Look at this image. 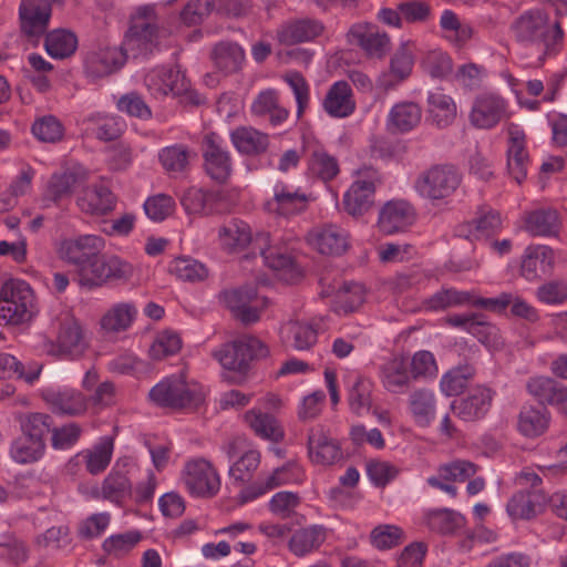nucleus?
<instances>
[{"instance_id": "1", "label": "nucleus", "mask_w": 567, "mask_h": 567, "mask_svg": "<svg viewBox=\"0 0 567 567\" xmlns=\"http://www.w3.org/2000/svg\"><path fill=\"white\" fill-rule=\"evenodd\" d=\"M158 4H142L131 14V25L126 32L125 51L133 56H147L158 50L162 40L167 35Z\"/></svg>"}, {"instance_id": "2", "label": "nucleus", "mask_w": 567, "mask_h": 567, "mask_svg": "<svg viewBox=\"0 0 567 567\" xmlns=\"http://www.w3.org/2000/svg\"><path fill=\"white\" fill-rule=\"evenodd\" d=\"M511 29L518 42L537 44L540 48V62L558 54L563 48L565 32L560 21L550 24L548 16L540 10L524 12L513 22Z\"/></svg>"}, {"instance_id": "3", "label": "nucleus", "mask_w": 567, "mask_h": 567, "mask_svg": "<svg viewBox=\"0 0 567 567\" xmlns=\"http://www.w3.org/2000/svg\"><path fill=\"white\" fill-rule=\"evenodd\" d=\"M150 400L161 408L175 411H195L205 402L203 385L194 380H188L181 372L164 378L156 383L148 393Z\"/></svg>"}, {"instance_id": "4", "label": "nucleus", "mask_w": 567, "mask_h": 567, "mask_svg": "<svg viewBox=\"0 0 567 567\" xmlns=\"http://www.w3.org/2000/svg\"><path fill=\"white\" fill-rule=\"evenodd\" d=\"M268 354V347L252 336H245L225 343L213 352L214 358L224 369L236 373L230 382L238 384L245 381L250 363L254 360L266 358Z\"/></svg>"}, {"instance_id": "5", "label": "nucleus", "mask_w": 567, "mask_h": 567, "mask_svg": "<svg viewBox=\"0 0 567 567\" xmlns=\"http://www.w3.org/2000/svg\"><path fill=\"white\" fill-rule=\"evenodd\" d=\"M133 274L132 264L116 255L102 251L76 270L79 285L87 289L99 288L109 282H127Z\"/></svg>"}, {"instance_id": "6", "label": "nucleus", "mask_w": 567, "mask_h": 567, "mask_svg": "<svg viewBox=\"0 0 567 567\" xmlns=\"http://www.w3.org/2000/svg\"><path fill=\"white\" fill-rule=\"evenodd\" d=\"M462 184V173L452 164H435L414 182L416 193L433 205L445 203Z\"/></svg>"}, {"instance_id": "7", "label": "nucleus", "mask_w": 567, "mask_h": 567, "mask_svg": "<svg viewBox=\"0 0 567 567\" xmlns=\"http://www.w3.org/2000/svg\"><path fill=\"white\" fill-rule=\"evenodd\" d=\"M35 311L34 292L23 280L10 279L0 289V320L20 324L31 319Z\"/></svg>"}, {"instance_id": "8", "label": "nucleus", "mask_w": 567, "mask_h": 567, "mask_svg": "<svg viewBox=\"0 0 567 567\" xmlns=\"http://www.w3.org/2000/svg\"><path fill=\"white\" fill-rule=\"evenodd\" d=\"M379 184H381V175L373 167L364 166L355 171L354 181L343 195L344 212L354 218L369 212Z\"/></svg>"}, {"instance_id": "9", "label": "nucleus", "mask_w": 567, "mask_h": 567, "mask_svg": "<svg viewBox=\"0 0 567 567\" xmlns=\"http://www.w3.org/2000/svg\"><path fill=\"white\" fill-rule=\"evenodd\" d=\"M182 482L192 496L210 498L220 488V477L215 466L204 457L186 461L182 471Z\"/></svg>"}, {"instance_id": "10", "label": "nucleus", "mask_w": 567, "mask_h": 567, "mask_svg": "<svg viewBox=\"0 0 567 567\" xmlns=\"http://www.w3.org/2000/svg\"><path fill=\"white\" fill-rule=\"evenodd\" d=\"M58 322L56 342L45 343L44 351L49 355L62 359L80 358L85 352L87 343L79 321L65 313L58 319Z\"/></svg>"}, {"instance_id": "11", "label": "nucleus", "mask_w": 567, "mask_h": 567, "mask_svg": "<svg viewBox=\"0 0 567 567\" xmlns=\"http://www.w3.org/2000/svg\"><path fill=\"white\" fill-rule=\"evenodd\" d=\"M206 174L217 183H226L233 173V159L224 140L217 133H207L202 145Z\"/></svg>"}, {"instance_id": "12", "label": "nucleus", "mask_w": 567, "mask_h": 567, "mask_svg": "<svg viewBox=\"0 0 567 567\" xmlns=\"http://www.w3.org/2000/svg\"><path fill=\"white\" fill-rule=\"evenodd\" d=\"M221 300L233 315L245 324L255 323L268 306V299L260 297L255 288L224 291Z\"/></svg>"}, {"instance_id": "13", "label": "nucleus", "mask_w": 567, "mask_h": 567, "mask_svg": "<svg viewBox=\"0 0 567 567\" xmlns=\"http://www.w3.org/2000/svg\"><path fill=\"white\" fill-rule=\"evenodd\" d=\"M508 117V102L496 93H482L473 102L470 122L481 130H491Z\"/></svg>"}, {"instance_id": "14", "label": "nucleus", "mask_w": 567, "mask_h": 567, "mask_svg": "<svg viewBox=\"0 0 567 567\" xmlns=\"http://www.w3.org/2000/svg\"><path fill=\"white\" fill-rule=\"evenodd\" d=\"M347 38L349 43L359 47L368 58L383 59L391 49L389 35L373 23L353 24L349 29Z\"/></svg>"}, {"instance_id": "15", "label": "nucleus", "mask_w": 567, "mask_h": 567, "mask_svg": "<svg viewBox=\"0 0 567 567\" xmlns=\"http://www.w3.org/2000/svg\"><path fill=\"white\" fill-rule=\"evenodd\" d=\"M144 84L152 96L164 99L188 90L189 82L178 68L156 66L144 76Z\"/></svg>"}, {"instance_id": "16", "label": "nucleus", "mask_w": 567, "mask_h": 567, "mask_svg": "<svg viewBox=\"0 0 567 567\" xmlns=\"http://www.w3.org/2000/svg\"><path fill=\"white\" fill-rule=\"evenodd\" d=\"M310 197L299 187L279 182L274 187V196L266 200L264 207L269 214L289 217L305 212Z\"/></svg>"}, {"instance_id": "17", "label": "nucleus", "mask_w": 567, "mask_h": 567, "mask_svg": "<svg viewBox=\"0 0 567 567\" xmlns=\"http://www.w3.org/2000/svg\"><path fill=\"white\" fill-rule=\"evenodd\" d=\"M477 472V465L466 460H454L441 464L436 474L426 478L427 485L440 489L452 497L457 495V488L454 483H463L473 477Z\"/></svg>"}, {"instance_id": "18", "label": "nucleus", "mask_w": 567, "mask_h": 567, "mask_svg": "<svg viewBox=\"0 0 567 567\" xmlns=\"http://www.w3.org/2000/svg\"><path fill=\"white\" fill-rule=\"evenodd\" d=\"M495 392L484 385H477L458 400L451 403L454 414L465 421L475 422L483 419L489 411Z\"/></svg>"}, {"instance_id": "19", "label": "nucleus", "mask_w": 567, "mask_h": 567, "mask_svg": "<svg viewBox=\"0 0 567 567\" xmlns=\"http://www.w3.org/2000/svg\"><path fill=\"white\" fill-rule=\"evenodd\" d=\"M349 233L334 224L313 227L307 235L308 244L318 252L328 256H340L350 246Z\"/></svg>"}, {"instance_id": "20", "label": "nucleus", "mask_w": 567, "mask_h": 567, "mask_svg": "<svg viewBox=\"0 0 567 567\" xmlns=\"http://www.w3.org/2000/svg\"><path fill=\"white\" fill-rule=\"evenodd\" d=\"M19 11L22 32L30 41L37 43L48 29L51 3L48 0H23Z\"/></svg>"}, {"instance_id": "21", "label": "nucleus", "mask_w": 567, "mask_h": 567, "mask_svg": "<svg viewBox=\"0 0 567 567\" xmlns=\"http://www.w3.org/2000/svg\"><path fill=\"white\" fill-rule=\"evenodd\" d=\"M105 241L96 235H82L76 238L64 239L58 249L59 257L68 264L74 265L76 270L93 256L103 251Z\"/></svg>"}, {"instance_id": "22", "label": "nucleus", "mask_w": 567, "mask_h": 567, "mask_svg": "<svg viewBox=\"0 0 567 567\" xmlns=\"http://www.w3.org/2000/svg\"><path fill=\"white\" fill-rule=\"evenodd\" d=\"M42 399L61 415L80 416L87 410L86 395L72 388H47L42 391Z\"/></svg>"}, {"instance_id": "23", "label": "nucleus", "mask_w": 567, "mask_h": 567, "mask_svg": "<svg viewBox=\"0 0 567 567\" xmlns=\"http://www.w3.org/2000/svg\"><path fill=\"white\" fill-rule=\"evenodd\" d=\"M415 49L413 41H404L399 45L391 58L389 72L378 80L380 87L384 91L393 90L411 75Z\"/></svg>"}, {"instance_id": "24", "label": "nucleus", "mask_w": 567, "mask_h": 567, "mask_svg": "<svg viewBox=\"0 0 567 567\" xmlns=\"http://www.w3.org/2000/svg\"><path fill=\"white\" fill-rule=\"evenodd\" d=\"M507 169L516 183L520 184L527 175L529 155L526 148V134L517 124L507 127Z\"/></svg>"}, {"instance_id": "25", "label": "nucleus", "mask_w": 567, "mask_h": 567, "mask_svg": "<svg viewBox=\"0 0 567 567\" xmlns=\"http://www.w3.org/2000/svg\"><path fill=\"white\" fill-rule=\"evenodd\" d=\"M415 220L413 206L404 199L386 202L379 212L378 227L381 233L392 235L404 231Z\"/></svg>"}, {"instance_id": "26", "label": "nucleus", "mask_w": 567, "mask_h": 567, "mask_svg": "<svg viewBox=\"0 0 567 567\" xmlns=\"http://www.w3.org/2000/svg\"><path fill=\"white\" fill-rule=\"evenodd\" d=\"M308 456L316 465H332L342 457L339 443L321 427L316 426L308 434Z\"/></svg>"}, {"instance_id": "27", "label": "nucleus", "mask_w": 567, "mask_h": 567, "mask_svg": "<svg viewBox=\"0 0 567 567\" xmlns=\"http://www.w3.org/2000/svg\"><path fill=\"white\" fill-rule=\"evenodd\" d=\"M254 247L259 250L267 267L274 270H286L292 267L289 247L279 238H272L267 233H259L254 239Z\"/></svg>"}, {"instance_id": "28", "label": "nucleus", "mask_w": 567, "mask_h": 567, "mask_svg": "<svg viewBox=\"0 0 567 567\" xmlns=\"http://www.w3.org/2000/svg\"><path fill=\"white\" fill-rule=\"evenodd\" d=\"M555 262L554 251L548 246H528L520 262V276L528 281H535L546 276Z\"/></svg>"}, {"instance_id": "29", "label": "nucleus", "mask_w": 567, "mask_h": 567, "mask_svg": "<svg viewBox=\"0 0 567 567\" xmlns=\"http://www.w3.org/2000/svg\"><path fill=\"white\" fill-rule=\"evenodd\" d=\"M125 59V52L121 48L107 47L87 53L84 66L87 75L102 78L122 68Z\"/></svg>"}, {"instance_id": "30", "label": "nucleus", "mask_w": 567, "mask_h": 567, "mask_svg": "<svg viewBox=\"0 0 567 567\" xmlns=\"http://www.w3.org/2000/svg\"><path fill=\"white\" fill-rule=\"evenodd\" d=\"M318 329L315 322L291 320L282 324L280 336L285 346L297 351H308L317 343Z\"/></svg>"}, {"instance_id": "31", "label": "nucleus", "mask_w": 567, "mask_h": 567, "mask_svg": "<svg viewBox=\"0 0 567 567\" xmlns=\"http://www.w3.org/2000/svg\"><path fill=\"white\" fill-rule=\"evenodd\" d=\"M551 414L544 405H523L517 415V431L527 439L542 436L549 429Z\"/></svg>"}, {"instance_id": "32", "label": "nucleus", "mask_w": 567, "mask_h": 567, "mask_svg": "<svg viewBox=\"0 0 567 567\" xmlns=\"http://www.w3.org/2000/svg\"><path fill=\"white\" fill-rule=\"evenodd\" d=\"M322 106L332 117L343 118L350 116L355 110V101L350 84L346 81L334 82L329 87Z\"/></svg>"}, {"instance_id": "33", "label": "nucleus", "mask_w": 567, "mask_h": 567, "mask_svg": "<svg viewBox=\"0 0 567 567\" xmlns=\"http://www.w3.org/2000/svg\"><path fill=\"white\" fill-rule=\"evenodd\" d=\"M380 379L383 386L392 393L408 388L412 379L408 358L395 354L384 361L380 367Z\"/></svg>"}, {"instance_id": "34", "label": "nucleus", "mask_w": 567, "mask_h": 567, "mask_svg": "<svg viewBox=\"0 0 567 567\" xmlns=\"http://www.w3.org/2000/svg\"><path fill=\"white\" fill-rule=\"evenodd\" d=\"M323 31L320 21L313 19H300L282 24L277 31V38L281 44L293 45L312 41Z\"/></svg>"}, {"instance_id": "35", "label": "nucleus", "mask_w": 567, "mask_h": 567, "mask_svg": "<svg viewBox=\"0 0 567 567\" xmlns=\"http://www.w3.org/2000/svg\"><path fill=\"white\" fill-rule=\"evenodd\" d=\"M210 60L218 72L224 75L234 74L243 68L245 51L236 42L220 41L212 48Z\"/></svg>"}, {"instance_id": "36", "label": "nucleus", "mask_w": 567, "mask_h": 567, "mask_svg": "<svg viewBox=\"0 0 567 567\" xmlns=\"http://www.w3.org/2000/svg\"><path fill=\"white\" fill-rule=\"evenodd\" d=\"M76 204L83 213L104 215L114 208L115 197L106 185L94 184L82 190Z\"/></svg>"}, {"instance_id": "37", "label": "nucleus", "mask_w": 567, "mask_h": 567, "mask_svg": "<svg viewBox=\"0 0 567 567\" xmlns=\"http://www.w3.org/2000/svg\"><path fill=\"white\" fill-rule=\"evenodd\" d=\"M408 406L415 424L427 427L436 416V395L426 388L415 389L409 395Z\"/></svg>"}, {"instance_id": "38", "label": "nucleus", "mask_w": 567, "mask_h": 567, "mask_svg": "<svg viewBox=\"0 0 567 567\" xmlns=\"http://www.w3.org/2000/svg\"><path fill=\"white\" fill-rule=\"evenodd\" d=\"M422 109L414 102H400L392 106L386 118L391 133L404 134L414 130L421 122Z\"/></svg>"}, {"instance_id": "39", "label": "nucleus", "mask_w": 567, "mask_h": 567, "mask_svg": "<svg viewBox=\"0 0 567 567\" xmlns=\"http://www.w3.org/2000/svg\"><path fill=\"white\" fill-rule=\"evenodd\" d=\"M502 228V218L498 212L482 206L478 208L475 218L460 228L461 235L471 239H480L495 235Z\"/></svg>"}, {"instance_id": "40", "label": "nucleus", "mask_w": 567, "mask_h": 567, "mask_svg": "<svg viewBox=\"0 0 567 567\" xmlns=\"http://www.w3.org/2000/svg\"><path fill=\"white\" fill-rule=\"evenodd\" d=\"M547 498L539 491H526L514 494L506 511L513 519H530L539 514Z\"/></svg>"}, {"instance_id": "41", "label": "nucleus", "mask_w": 567, "mask_h": 567, "mask_svg": "<svg viewBox=\"0 0 567 567\" xmlns=\"http://www.w3.org/2000/svg\"><path fill=\"white\" fill-rule=\"evenodd\" d=\"M137 313V308L133 302L114 303L100 319V327L106 333L127 331L135 321Z\"/></svg>"}, {"instance_id": "42", "label": "nucleus", "mask_w": 567, "mask_h": 567, "mask_svg": "<svg viewBox=\"0 0 567 567\" xmlns=\"http://www.w3.org/2000/svg\"><path fill=\"white\" fill-rule=\"evenodd\" d=\"M42 368L39 361H20L9 353L0 354V379L17 378L32 384L39 379Z\"/></svg>"}, {"instance_id": "43", "label": "nucleus", "mask_w": 567, "mask_h": 567, "mask_svg": "<svg viewBox=\"0 0 567 567\" xmlns=\"http://www.w3.org/2000/svg\"><path fill=\"white\" fill-rule=\"evenodd\" d=\"M244 420L254 433L262 440L280 442L285 432L278 420L259 409H250L244 414Z\"/></svg>"}, {"instance_id": "44", "label": "nucleus", "mask_w": 567, "mask_h": 567, "mask_svg": "<svg viewBox=\"0 0 567 567\" xmlns=\"http://www.w3.org/2000/svg\"><path fill=\"white\" fill-rule=\"evenodd\" d=\"M84 178L85 174L80 168L53 174L48 182L44 200L59 203L70 197Z\"/></svg>"}, {"instance_id": "45", "label": "nucleus", "mask_w": 567, "mask_h": 567, "mask_svg": "<svg viewBox=\"0 0 567 567\" xmlns=\"http://www.w3.org/2000/svg\"><path fill=\"white\" fill-rule=\"evenodd\" d=\"M230 140L235 148L246 155H259L269 146V136L250 126H240L231 131Z\"/></svg>"}, {"instance_id": "46", "label": "nucleus", "mask_w": 567, "mask_h": 567, "mask_svg": "<svg viewBox=\"0 0 567 567\" xmlns=\"http://www.w3.org/2000/svg\"><path fill=\"white\" fill-rule=\"evenodd\" d=\"M220 246L229 251H240L250 243L254 244L250 227L240 219H231L224 224L218 231Z\"/></svg>"}, {"instance_id": "47", "label": "nucleus", "mask_w": 567, "mask_h": 567, "mask_svg": "<svg viewBox=\"0 0 567 567\" xmlns=\"http://www.w3.org/2000/svg\"><path fill=\"white\" fill-rule=\"evenodd\" d=\"M218 195L203 188L189 187L181 197V204L187 215L208 216L216 212Z\"/></svg>"}, {"instance_id": "48", "label": "nucleus", "mask_w": 567, "mask_h": 567, "mask_svg": "<svg viewBox=\"0 0 567 567\" xmlns=\"http://www.w3.org/2000/svg\"><path fill=\"white\" fill-rule=\"evenodd\" d=\"M326 529L319 525H311L296 530L290 540L289 549L297 557H305L317 550L326 540Z\"/></svg>"}, {"instance_id": "49", "label": "nucleus", "mask_w": 567, "mask_h": 567, "mask_svg": "<svg viewBox=\"0 0 567 567\" xmlns=\"http://www.w3.org/2000/svg\"><path fill=\"white\" fill-rule=\"evenodd\" d=\"M472 300L473 291L443 287L423 301V308L429 311H443L449 308L471 305Z\"/></svg>"}, {"instance_id": "50", "label": "nucleus", "mask_w": 567, "mask_h": 567, "mask_svg": "<svg viewBox=\"0 0 567 567\" xmlns=\"http://www.w3.org/2000/svg\"><path fill=\"white\" fill-rule=\"evenodd\" d=\"M45 449V440H32L21 434L11 442L10 456L18 464H33L43 457Z\"/></svg>"}, {"instance_id": "51", "label": "nucleus", "mask_w": 567, "mask_h": 567, "mask_svg": "<svg viewBox=\"0 0 567 567\" xmlns=\"http://www.w3.org/2000/svg\"><path fill=\"white\" fill-rule=\"evenodd\" d=\"M340 172L338 159L321 147L309 153L308 174L322 182L334 179Z\"/></svg>"}, {"instance_id": "52", "label": "nucleus", "mask_w": 567, "mask_h": 567, "mask_svg": "<svg viewBox=\"0 0 567 567\" xmlns=\"http://www.w3.org/2000/svg\"><path fill=\"white\" fill-rule=\"evenodd\" d=\"M251 112L257 116H268L272 125H279L288 117L289 112L279 105L275 90L260 92L251 104Z\"/></svg>"}, {"instance_id": "53", "label": "nucleus", "mask_w": 567, "mask_h": 567, "mask_svg": "<svg viewBox=\"0 0 567 567\" xmlns=\"http://www.w3.org/2000/svg\"><path fill=\"white\" fill-rule=\"evenodd\" d=\"M192 151L184 144L163 147L158 152V161L169 175H181L188 171Z\"/></svg>"}, {"instance_id": "54", "label": "nucleus", "mask_w": 567, "mask_h": 567, "mask_svg": "<svg viewBox=\"0 0 567 567\" xmlns=\"http://www.w3.org/2000/svg\"><path fill=\"white\" fill-rule=\"evenodd\" d=\"M559 227V217L555 209H537L525 219V228L532 236H555Z\"/></svg>"}, {"instance_id": "55", "label": "nucleus", "mask_w": 567, "mask_h": 567, "mask_svg": "<svg viewBox=\"0 0 567 567\" xmlns=\"http://www.w3.org/2000/svg\"><path fill=\"white\" fill-rule=\"evenodd\" d=\"M429 113L439 127L450 126L456 118V104L443 92H431L427 96Z\"/></svg>"}, {"instance_id": "56", "label": "nucleus", "mask_w": 567, "mask_h": 567, "mask_svg": "<svg viewBox=\"0 0 567 567\" xmlns=\"http://www.w3.org/2000/svg\"><path fill=\"white\" fill-rule=\"evenodd\" d=\"M365 299V291L360 284H344L336 293L332 309L338 315H348L358 310Z\"/></svg>"}, {"instance_id": "57", "label": "nucleus", "mask_w": 567, "mask_h": 567, "mask_svg": "<svg viewBox=\"0 0 567 567\" xmlns=\"http://www.w3.org/2000/svg\"><path fill=\"white\" fill-rule=\"evenodd\" d=\"M44 47L50 56L65 59L75 52L78 39L73 32L58 29L47 34Z\"/></svg>"}, {"instance_id": "58", "label": "nucleus", "mask_w": 567, "mask_h": 567, "mask_svg": "<svg viewBox=\"0 0 567 567\" xmlns=\"http://www.w3.org/2000/svg\"><path fill=\"white\" fill-rule=\"evenodd\" d=\"M464 517L447 508L433 509L426 513L425 523L427 527L443 535H450L455 533L464 525Z\"/></svg>"}, {"instance_id": "59", "label": "nucleus", "mask_w": 567, "mask_h": 567, "mask_svg": "<svg viewBox=\"0 0 567 567\" xmlns=\"http://www.w3.org/2000/svg\"><path fill=\"white\" fill-rule=\"evenodd\" d=\"M169 272L183 281H203L208 277V269L202 262L189 257H179L169 264Z\"/></svg>"}, {"instance_id": "60", "label": "nucleus", "mask_w": 567, "mask_h": 567, "mask_svg": "<svg viewBox=\"0 0 567 567\" xmlns=\"http://www.w3.org/2000/svg\"><path fill=\"white\" fill-rule=\"evenodd\" d=\"M85 123L87 124V131H90L96 138L101 141H113L116 140L122 133L121 122L110 115H90Z\"/></svg>"}, {"instance_id": "61", "label": "nucleus", "mask_w": 567, "mask_h": 567, "mask_svg": "<svg viewBox=\"0 0 567 567\" xmlns=\"http://www.w3.org/2000/svg\"><path fill=\"white\" fill-rule=\"evenodd\" d=\"M114 441L110 436H103L100 442L85 454L86 470L91 474L103 472L111 462Z\"/></svg>"}, {"instance_id": "62", "label": "nucleus", "mask_w": 567, "mask_h": 567, "mask_svg": "<svg viewBox=\"0 0 567 567\" xmlns=\"http://www.w3.org/2000/svg\"><path fill=\"white\" fill-rule=\"evenodd\" d=\"M421 66L430 76L444 79L452 73L453 61L446 52L441 49H433L423 55Z\"/></svg>"}, {"instance_id": "63", "label": "nucleus", "mask_w": 567, "mask_h": 567, "mask_svg": "<svg viewBox=\"0 0 567 567\" xmlns=\"http://www.w3.org/2000/svg\"><path fill=\"white\" fill-rule=\"evenodd\" d=\"M52 417L47 413H28L21 417V434L32 440H45V435L52 432Z\"/></svg>"}, {"instance_id": "64", "label": "nucleus", "mask_w": 567, "mask_h": 567, "mask_svg": "<svg viewBox=\"0 0 567 567\" xmlns=\"http://www.w3.org/2000/svg\"><path fill=\"white\" fill-rule=\"evenodd\" d=\"M475 370L471 365L453 369L442 375L440 389L446 396L460 394L467 385V381L473 378Z\"/></svg>"}]
</instances>
